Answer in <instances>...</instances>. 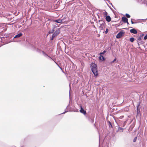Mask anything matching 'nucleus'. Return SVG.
Masks as SVG:
<instances>
[{
	"instance_id": "7",
	"label": "nucleus",
	"mask_w": 147,
	"mask_h": 147,
	"mask_svg": "<svg viewBox=\"0 0 147 147\" xmlns=\"http://www.w3.org/2000/svg\"><path fill=\"white\" fill-rule=\"evenodd\" d=\"M122 20L125 23H126L128 21L127 19L125 17H123L122 18Z\"/></svg>"
},
{
	"instance_id": "25",
	"label": "nucleus",
	"mask_w": 147,
	"mask_h": 147,
	"mask_svg": "<svg viewBox=\"0 0 147 147\" xmlns=\"http://www.w3.org/2000/svg\"><path fill=\"white\" fill-rule=\"evenodd\" d=\"M131 22L132 24H134V22L132 21V19L131 20Z\"/></svg>"
},
{
	"instance_id": "1",
	"label": "nucleus",
	"mask_w": 147,
	"mask_h": 147,
	"mask_svg": "<svg viewBox=\"0 0 147 147\" xmlns=\"http://www.w3.org/2000/svg\"><path fill=\"white\" fill-rule=\"evenodd\" d=\"M97 66L96 64L94 63H92L91 65V69L94 75L96 76L98 75Z\"/></svg>"
},
{
	"instance_id": "20",
	"label": "nucleus",
	"mask_w": 147,
	"mask_h": 147,
	"mask_svg": "<svg viewBox=\"0 0 147 147\" xmlns=\"http://www.w3.org/2000/svg\"><path fill=\"white\" fill-rule=\"evenodd\" d=\"M109 31V29L108 28H107L105 32L106 34H107Z\"/></svg>"
},
{
	"instance_id": "19",
	"label": "nucleus",
	"mask_w": 147,
	"mask_h": 147,
	"mask_svg": "<svg viewBox=\"0 0 147 147\" xmlns=\"http://www.w3.org/2000/svg\"><path fill=\"white\" fill-rule=\"evenodd\" d=\"M54 30H53V29L52 31H49V34H51L53 33L54 32Z\"/></svg>"
},
{
	"instance_id": "30",
	"label": "nucleus",
	"mask_w": 147,
	"mask_h": 147,
	"mask_svg": "<svg viewBox=\"0 0 147 147\" xmlns=\"http://www.w3.org/2000/svg\"><path fill=\"white\" fill-rule=\"evenodd\" d=\"M138 106L137 107V111L138 110Z\"/></svg>"
},
{
	"instance_id": "14",
	"label": "nucleus",
	"mask_w": 147,
	"mask_h": 147,
	"mask_svg": "<svg viewBox=\"0 0 147 147\" xmlns=\"http://www.w3.org/2000/svg\"><path fill=\"white\" fill-rule=\"evenodd\" d=\"M55 21L57 23H61L62 22V20L60 19L55 20Z\"/></svg>"
},
{
	"instance_id": "13",
	"label": "nucleus",
	"mask_w": 147,
	"mask_h": 147,
	"mask_svg": "<svg viewBox=\"0 0 147 147\" xmlns=\"http://www.w3.org/2000/svg\"><path fill=\"white\" fill-rule=\"evenodd\" d=\"M118 130L120 132H123V129L119 127H118Z\"/></svg>"
},
{
	"instance_id": "29",
	"label": "nucleus",
	"mask_w": 147,
	"mask_h": 147,
	"mask_svg": "<svg viewBox=\"0 0 147 147\" xmlns=\"http://www.w3.org/2000/svg\"><path fill=\"white\" fill-rule=\"evenodd\" d=\"M66 112H65L63 113H62V114H63V113H65Z\"/></svg>"
},
{
	"instance_id": "10",
	"label": "nucleus",
	"mask_w": 147,
	"mask_h": 147,
	"mask_svg": "<svg viewBox=\"0 0 147 147\" xmlns=\"http://www.w3.org/2000/svg\"><path fill=\"white\" fill-rule=\"evenodd\" d=\"M105 23H104V22H103L101 24L99 27L100 29L101 30H102L103 28V27L105 26Z\"/></svg>"
},
{
	"instance_id": "2",
	"label": "nucleus",
	"mask_w": 147,
	"mask_h": 147,
	"mask_svg": "<svg viewBox=\"0 0 147 147\" xmlns=\"http://www.w3.org/2000/svg\"><path fill=\"white\" fill-rule=\"evenodd\" d=\"M125 32L123 31H121L117 35L116 38H119L124 35Z\"/></svg>"
},
{
	"instance_id": "18",
	"label": "nucleus",
	"mask_w": 147,
	"mask_h": 147,
	"mask_svg": "<svg viewBox=\"0 0 147 147\" xmlns=\"http://www.w3.org/2000/svg\"><path fill=\"white\" fill-rule=\"evenodd\" d=\"M137 137H135L134 138V139L133 140V142H136V140H137Z\"/></svg>"
},
{
	"instance_id": "15",
	"label": "nucleus",
	"mask_w": 147,
	"mask_h": 147,
	"mask_svg": "<svg viewBox=\"0 0 147 147\" xmlns=\"http://www.w3.org/2000/svg\"><path fill=\"white\" fill-rule=\"evenodd\" d=\"M129 40L131 42H133L134 40V38L133 37L131 38H130Z\"/></svg>"
},
{
	"instance_id": "21",
	"label": "nucleus",
	"mask_w": 147,
	"mask_h": 147,
	"mask_svg": "<svg viewBox=\"0 0 147 147\" xmlns=\"http://www.w3.org/2000/svg\"><path fill=\"white\" fill-rule=\"evenodd\" d=\"M107 12L105 11L104 13V15L105 16H107Z\"/></svg>"
},
{
	"instance_id": "9",
	"label": "nucleus",
	"mask_w": 147,
	"mask_h": 147,
	"mask_svg": "<svg viewBox=\"0 0 147 147\" xmlns=\"http://www.w3.org/2000/svg\"><path fill=\"white\" fill-rule=\"evenodd\" d=\"M106 19L108 22H110L111 21V18L109 16H106Z\"/></svg>"
},
{
	"instance_id": "16",
	"label": "nucleus",
	"mask_w": 147,
	"mask_h": 147,
	"mask_svg": "<svg viewBox=\"0 0 147 147\" xmlns=\"http://www.w3.org/2000/svg\"><path fill=\"white\" fill-rule=\"evenodd\" d=\"M106 51L104 50L101 53H100V56H102V55L106 53Z\"/></svg>"
},
{
	"instance_id": "12",
	"label": "nucleus",
	"mask_w": 147,
	"mask_h": 147,
	"mask_svg": "<svg viewBox=\"0 0 147 147\" xmlns=\"http://www.w3.org/2000/svg\"><path fill=\"white\" fill-rule=\"evenodd\" d=\"M42 52L43 53V55L46 57H49V58H51V57H49V56L46 53H45L43 51H42Z\"/></svg>"
},
{
	"instance_id": "24",
	"label": "nucleus",
	"mask_w": 147,
	"mask_h": 147,
	"mask_svg": "<svg viewBox=\"0 0 147 147\" xmlns=\"http://www.w3.org/2000/svg\"><path fill=\"white\" fill-rule=\"evenodd\" d=\"M116 61V59L115 58V59L114 60L112 61V63H113L115 61Z\"/></svg>"
},
{
	"instance_id": "32",
	"label": "nucleus",
	"mask_w": 147,
	"mask_h": 147,
	"mask_svg": "<svg viewBox=\"0 0 147 147\" xmlns=\"http://www.w3.org/2000/svg\"><path fill=\"white\" fill-rule=\"evenodd\" d=\"M71 83L69 84H70ZM69 86H70V85H69Z\"/></svg>"
},
{
	"instance_id": "4",
	"label": "nucleus",
	"mask_w": 147,
	"mask_h": 147,
	"mask_svg": "<svg viewBox=\"0 0 147 147\" xmlns=\"http://www.w3.org/2000/svg\"><path fill=\"white\" fill-rule=\"evenodd\" d=\"M141 38L139 37L137 38V42L138 46H139L140 44H142L143 42L141 41Z\"/></svg>"
},
{
	"instance_id": "22",
	"label": "nucleus",
	"mask_w": 147,
	"mask_h": 147,
	"mask_svg": "<svg viewBox=\"0 0 147 147\" xmlns=\"http://www.w3.org/2000/svg\"><path fill=\"white\" fill-rule=\"evenodd\" d=\"M144 40H146L147 39V34L144 37Z\"/></svg>"
},
{
	"instance_id": "8",
	"label": "nucleus",
	"mask_w": 147,
	"mask_h": 147,
	"mask_svg": "<svg viewBox=\"0 0 147 147\" xmlns=\"http://www.w3.org/2000/svg\"><path fill=\"white\" fill-rule=\"evenodd\" d=\"M23 34L22 33H19L16 35L14 37V38H16L20 37Z\"/></svg>"
},
{
	"instance_id": "23",
	"label": "nucleus",
	"mask_w": 147,
	"mask_h": 147,
	"mask_svg": "<svg viewBox=\"0 0 147 147\" xmlns=\"http://www.w3.org/2000/svg\"><path fill=\"white\" fill-rule=\"evenodd\" d=\"M124 117V116H120L119 118L120 119H122V118H123V117Z\"/></svg>"
},
{
	"instance_id": "31",
	"label": "nucleus",
	"mask_w": 147,
	"mask_h": 147,
	"mask_svg": "<svg viewBox=\"0 0 147 147\" xmlns=\"http://www.w3.org/2000/svg\"><path fill=\"white\" fill-rule=\"evenodd\" d=\"M142 1H144V0H141Z\"/></svg>"
},
{
	"instance_id": "6",
	"label": "nucleus",
	"mask_w": 147,
	"mask_h": 147,
	"mask_svg": "<svg viewBox=\"0 0 147 147\" xmlns=\"http://www.w3.org/2000/svg\"><path fill=\"white\" fill-rule=\"evenodd\" d=\"M130 32L131 33L134 34H136L137 33V31L134 28L130 30Z\"/></svg>"
},
{
	"instance_id": "5",
	"label": "nucleus",
	"mask_w": 147,
	"mask_h": 147,
	"mask_svg": "<svg viewBox=\"0 0 147 147\" xmlns=\"http://www.w3.org/2000/svg\"><path fill=\"white\" fill-rule=\"evenodd\" d=\"M80 112L84 115H85L86 114V111L84 110L82 106H80Z\"/></svg>"
},
{
	"instance_id": "3",
	"label": "nucleus",
	"mask_w": 147,
	"mask_h": 147,
	"mask_svg": "<svg viewBox=\"0 0 147 147\" xmlns=\"http://www.w3.org/2000/svg\"><path fill=\"white\" fill-rule=\"evenodd\" d=\"M59 33V30H57L55 31V32L53 34L52 38L51 40H53V38L55 36H57Z\"/></svg>"
},
{
	"instance_id": "11",
	"label": "nucleus",
	"mask_w": 147,
	"mask_h": 147,
	"mask_svg": "<svg viewBox=\"0 0 147 147\" xmlns=\"http://www.w3.org/2000/svg\"><path fill=\"white\" fill-rule=\"evenodd\" d=\"M98 58L99 60H101L102 61L105 60V58L102 56H100Z\"/></svg>"
},
{
	"instance_id": "17",
	"label": "nucleus",
	"mask_w": 147,
	"mask_h": 147,
	"mask_svg": "<svg viewBox=\"0 0 147 147\" xmlns=\"http://www.w3.org/2000/svg\"><path fill=\"white\" fill-rule=\"evenodd\" d=\"M125 16L127 18H129L130 17V16L129 14L127 13L126 14Z\"/></svg>"
},
{
	"instance_id": "27",
	"label": "nucleus",
	"mask_w": 147,
	"mask_h": 147,
	"mask_svg": "<svg viewBox=\"0 0 147 147\" xmlns=\"http://www.w3.org/2000/svg\"><path fill=\"white\" fill-rule=\"evenodd\" d=\"M143 35H144V34H142V35H141V36H142Z\"/></svg>"
},
{
	"instance_id": "26",
	"label": "nucleus",
	"mask_w": 147,
	"mask_h": 147,
	"mask_svg": "<svg viewBox=\"0 0 147 147\" xmlns=\"http://www.w3.org/2000/svg\"><path fill=\"white\" fill-rule=\"evenodd\" d=\"M109 124H110V125L111 126H112L111 124V123L110 122H109Z\"/></svg>"
},
{
	"instance_id": "28",
	"label": "nucleus",
	"mask_w": 147,
	"mask_h": 147,
	"mask_svg": "<svg viewBox=\"0 0 147 147\" xmlns=\"http://www.w3.org/2000/svg\"><path fill=\"white\" fill-rule=\"evenodd\" d=\"M126 22L127 23V24H129V23H128V21H127V22Z\"/></svg>"
}]
</instances>
